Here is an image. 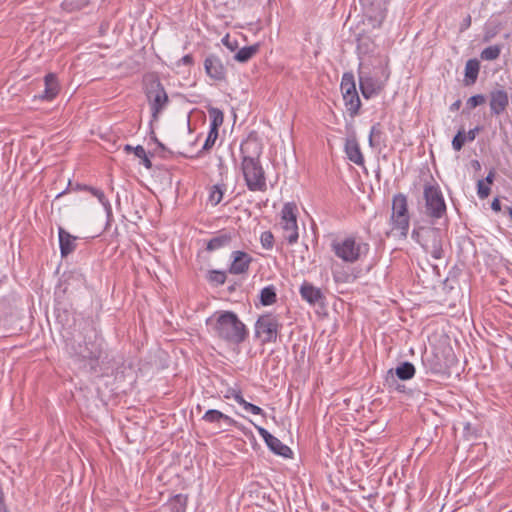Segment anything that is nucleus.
Returning a JSON list of instances; mask_svg holds the SVG:
<instances>
[{
	"label": "nucleus",
	"instance_id": "23",
	"mask_svg": "<svg viewBox=\"0 0 512 512\" xmlns=\"http://www.w3.org/2000/svg\"><path fill=\"white\" fill-rule=\"evenodd\" d=\"M343 100L346 110L348 111L350 116H356L359 113L361 107V100L359 98L357 90L343 95Z\"/></svg>",
	"mask_w": 512,
	"mask_h": 512
},
{
	"label": "nucleus",
	"instance_id": "31",
	"mask_svg": "<svg viewBox=\"0 0 512 512\" xmlns=\"http://www.w3.org/2000/svg\"><path fill=\"white\" fill-rule=\"evenodd\" d=\"M501 53V48L498 45L488 46L481 52V58L486 61L496 60Z\"/></svg>",
	"mask_w": 512,
	"mask_h": 512
},
{
	"label": "nucleus",
	"instance_id": "46",
	"mask_svg": "<svg viewBox=\"0 0 512 512\" xmlns=\"http://www.w3.org/2000/svg\"><path fill=\"white\" fill-rule=\"evenodd\" d=\"M461 104H462V102H461L460 99L456 100L454 103H452L450 105V110L451 111H458L460 109V107H461Z\"/></svg>",
	"mask_w": 512,
	"mask_h": 512
},
{
	"label": "nucleus",
	"instance_id": "8",
	"mask_svg": "<svg viewBox=\"0 0 512 512\" xmlns=\"http://www.w3.org/2000/svg\"><path fill=\"white\" fill-rule=\"evenodd\" d=\"M425 213L433 219H440L446 214V203L438 184L426 183L423 189Z\"/></svg>",
	"mask_w": 512,
	"mask_h": 512
},
{
	"label": "nucleus",
	"instance_id": "2",
	"mask_svg": "<svg viewBox=\"0 0 512 512\" xmlns=\"http://www.w3.org/2000/svg\"><path fill=\"white\" fill-rule=\"evenodd\" d=\"M212 333L228 343L240 344L248 336L245 324L232 311L216 312L206 320Z\"/></svg>",
	"mask_w": 512,
	"mask_h": 512
},
{
	"label": "nucleus",
	"instance_id": "30",
	"mask_svg": "<svg viewBox=\"0 0 512 512\" xmlns=\"http://www.w3.org/2000/svg\"><path fill=\"white\" fill-rule=\"evenodd\" d=\"M224 191H225L224 185L217 184V185L212 186V188L210 190V194H209V202L213 206L218 205L223 199Z\"/></svg>",
	"mask_w": 512,
	"mask_h": 512
},
{
	"label": "nucleus",
	"instance_id": "19",
	"mask_svg": "<svg viewBox=\"0 0 512 512\" xmlns=\"http://www.w3.org/2000/svg\"><path fill=\"white\" fill-rule=\"evenodd\" d=\"M45 89L38 96L41 100H52L59 92V84L55 74L49 73L44 77Z\"/></svg>",
	"mask_w": 512,
	"mask_h": 512
},
{
	"label": "nucleus",
	"instance_id": "5",
	"mask_svg": "<svg viewBox=\"0 0 512 512\" xmlns=\"http://www.w3.org/2000/svg\"><path fill=\"white\" fill-rule=\"evenodd\" d=\"M391 234L400 239H406L410 227V215L406 195L395 194L392 199V211L390 216Z\"/></svg>",
	"mask_w": 512,
	"mask_h": 512
},
{
	"label": "nucleus",
	"instance_id": "45",
	"mask_svg": "<svg viewBox=\"0 0 512 512\" xmlns=\"http://www.w3.org/2000/svg\"><path fill=\"white\" fill-rule=\"evenodd\" d=\"M491 208L492 210L498 212L501 210V203L499 201V199L495 198L492 203H491Z\"/></svg>",
	"mask_w": 512,
	"mask_h": 512
},
{
	"label": "nucleus",
	"instance_id": "10",
	"mask_svg": "<svg viewBox=\"0 0 512 512\" xmlns=\"http://www.w3.org/2000/svg\"><path fill=\"white\" fill-rule=\"evenodd\" d=\"M297 206L293 202L284 204L281 210L280 226L283 230V238L292 245L298 241Z\"/></svg>",
	"mask_w": 512,
	"mask_h": 512
},
{
	"label": "nucleus",
	"instance_id": "24",
	"mask_svg": "<svg viewBox=\"0 0 512 512\" xmlns=\"http://www.w3.org/2000/svg\"><path fill=\"white\" fill-rule=\"evenodd\" d=\"M260 45L254 44L251 46H245L241 48L235 55L234 59L237 62L245 63L249 61L258 51H259Z\"/></svg>",
	"mask_w": 512,
	"mask_h": 512
},
{
	"label": "nucleus",
	"instance_id": "38",
	"mask_svg": "<svg viewBox=\"0 0 512 512\" xmlns=\"http://www.w3.org/2000/svg\"><path fill=\"white\" fill-rule=\"evenodd\" d=\"M477 194L479 198L485 199L490 194V187L484 180H479L477 183Z\"/></svg>",
	"mask_w": 512,
	"mask_h": 512
},
{
	"label": "nucleus",
	"instance_id": "42",
	"mask_svg": "<svg viewBox=\"0 0 512 512\" xmlns=\"http://www.w3.org/2000/svg\"><path fill=\"white\" fill-rule=\"evenodd\" d=\"M180 63H182L183 65H187V66L192 65L193 64V57H192V55L187 54V55L183 56L179 60L178 64H180Z\"/></svg>",
	"mask_w": 512,
	"mask_h": 512
},
{
	"label": "nucleus",
	"instance_id": "25",
	"mask_svg": "<svg viewBox=\"0 0 512 512\" xmlns=\"http://www.w3.org/2000/svg\"><path fill=\"white\" fill-rule=\"evenodd\" d=\"M480 64L477 59H470L465 65V77L470 83H474L478 77Z\"/></svg>",
	"mask_w": 512,
	"mask_h": 512
},
{
	"label": "nucleus",
	"instance_id": "43",
	"mask_svg": "<svg viewBox=\"0 0 512 512\" xmlns=\"http://www.w3.org/2000/svg\"><path fill=\"white\" fill-rule=\"evenodd\" d=\"M133 152H134L135 156L140 158V159L145 157V154H146L145 149L141 145H138V146L134 147V151Z\"/></svg>",
	"mask_w": 512,
	"mask_h": 512
},
{
	"label": "nucleus",
	"instance_id": "52",
	"mask_svg": "<svg viewBox=\"0 0 512 512\" xmlns=\"http://www.w3.org/2000/svg\"><path fill=\"white\" fill-rule=\"evenodd\" d=\"M510 340L512 341V335L510 336Z\"/></svg>",
	"mask_w": 512,
	"mask_h": 512
},
{
	"label": "nucleus",
	"instance_id": "40",
	"mask_svg": "<svg viewBox=\"0 0 512 512\" xmlns=\"http://www.w3.org/2000/svg\"><path fill=\"white\" fill-rule=\"evenodd\" d=\"M222 42L231 51L235 50V48L237 47V42L236 41H231L229 35H226L222 39Z\"/></svg>",
	"mask_w": 512,
	"mask_h": 512
},
{
	"label": "nucleus",
	"instance_id": "13",
	"mask_svg": "<svg viewBox=\"0 0 512 512\" xmlns=\"http://www.w3.org/2000/svg\"><path fill=\"white\" fill-rule=\"evenodd\" d=\"M255 428L273 453L285 458L291 457L292 451L287 445L283 444L263 427L255 425Z\"/></svg>",
	"mask_w": 512,
	"mask_h": 512
},
{
	"label": "nucleus",
	"instance_id": "22",
	"mask_svg": "<svg viewBox=\"0 0 512 512\" xmlns=\"http://www.w3.org/2000/svg\"><path fill=\"white\" fill-rule=\"evenodd\" d=\"M232 238L233 237L230 232L222 231L208 241L206 249L208 251H215L220 248L226 247L230 244Z\"/></svg>",
	"mask_w": 512,
	"mask_h": 512
},
{
	"label": "nucleus",
	"instance_id": "37",
	"mask_svg": "<svg viewBox=\"0 0 512 512\" xmlns=\"http://www.w3.org/2000/svg\"><path fill=\"white\" fill-rule=\"evenodd\" d=\"M77 188L89 191L92 195L97 197L98 200L102 204H105L106 198H105V195H104L103 191H101L100 189H97V188H94V187H89V186H81V185H77Z\"/></svg>",
	"mask_w": 512,
	"mask_h": 512
},
{
	"label": "nucleus",
	"instance_id": "47",
	"mask_svg": "<svg viewBox=\"0 0 512 512\" xmlns=\"http://www.w3.org/2000/svg\"><path fill=\"white\" fill-rule=\"evenodd\" d=\"M235 394H241V392H240V391H237V390H235V389H229V390L227 391V393L225 394V398H227V399H229V398H233V399H234V395H235Z\"/></svg>",
	"mask_w": 512,
	"mask_h": 512
},
{
	"label": "nucleus",
	"instance_id": "21",
	"mask_svg": "<svg viewBox=\"0 0 512 512\" xmlns=\"http://www.w3.org/2000/svg\"><path fill=\"white\" fill-rule=\"evenodd\" d=\"M202 420H204L207 423L215 424H220L223 421L229 426L236 424V421L233 418L216 409H210L206 411V413L202 417Z\"/></svg>",
	"mask_w": 512,
	"mask_h": 512
},
{
	"label": "nucleus",
	"instance_id": "15",
	"mask_svg": "<svg viewBox=\"0 0 512 512\" xmlns=\"http://www.w3.org/2000/svg\"><path fill=\"white\" fill-rule=\"evenodd\" d=\"M204 68L207 75L216 80L222 81L226 76V69L222 61L215 55H209L204 61Z\"/></svg>",
	"mask_w": 512,
	"mask_h": 512
},
{
	"label": "nucleus",
	"instance_id": "12",
	"mask_svg": "<svg viewBox=\"0 0 512 512\" xmlns=\"http://www.w3.org/2000/svg\"><path fill=\"white\" fill-rule=\"evenodd\" d=\"M148 98L151 104L152 115L154 118L164 108L168 102V96L160 82H155L151 85L148 91Z\"/></svg>",
	"mask_w": 512,
	"mask_h": 512
},
{
	"label": "nucleus",
	"instance_id": "26",
	"mask_svg": "<svg viewBox=\"0 0 512 512\" xmlns=\"http://www.w3.org/2000/svg\"><path fill=\"white\" fill-rule=\"evenodd\" d=\"M276 291L274 286L264 287L260 292V302L264 306L271 305L276 302Z\"/></svg>",
	"mask_w": 512,
	"mask_h": 512
},
{
	"label": "nucleus",
	"instance_id": "36",
	"mask_svg": "<svg viewBox=\"0 0 512 512\" xmlns=\"http://www.w3.org/2000/svg\"><path fill=\"white\" fill-rule=\"evenodd\" d=\"M260 242L263 248L269 250L272 249L274 244V236L270 231H264L260 236Z\"/></svg>",
	"mask_w": 512,
	"mask_h": 512
},
{
	"label": "nucleus",
	"instance_id": "48",
	"mask_svg": "<svg viewBox=\"0 0 512 512\" xmlns=\"http://www.w3.org/2000/svg\"><path fill=\"white\" fill-rule=\"evenodd\" d=\"M141 160H142V164L147 169H150L152 167V163H151L150 159L147 157V154H145V157H143Z\"/></svg>",
	"mask_w": 512,
	"mask_h": 512
},
{
	"label": "nucleus",
	"instance_id": "7",
	"mask_svg": "<svg viewBox=\"0 0 512 512\" xmlns=\"http://www.w3.org/2000/svg\"><path fill=\"white\" fill-rule=\"evenodd\" d=\"M390 72L387 66L380 65L375 67L373 74L359 73V86L364 98L370 99L384 89Z\"/></svg>",
	"mask_w": 512,
	"mask_h": 512
},
{
	"label": "nucleus",
	"instance_id": "28",
	"mask_svg": "<svg viewBox=\"0 0 512 512\" xmlns=\"http://www.w3.org/2000/svg\"><path fill=\"white\" fill-rule=\"evenodd\" d=\"M209 117H210V128L218 130V128L223 124L224 115L223 112L215 107H211L208 109Z\"/></svg>",
	"mask_w": 512,
	"mask_h": 512
},
{
	"label": "nucleus",
	"instance_id": "16",
	"mask_svg": "<svg viewBox=\"0 0 512 512\" xmlns=\"http://www.w3.org/2000/svg\"><path fill=\"white\" fill-rule=\"evenodd\" d=\"M232 263L229 272L234 275L246 273L252 262V257L244 251L232 252Z\"/></svg>",
	"mask_w": 512,
	"mask_h": 512
},
{
	"label": "nucleus",
	"instance_id": "50",
	"mask_svg": "<svg viewBox=\"0 0 512 512\" xmlns=\"http://www.w3.org/2000/svg\"><path fill=\"white\" fill-rule=\"evenodd\" d=\"M124 150L127 151V152L134 151V147H132L131 145L127 144V145H125Z\"/></svg>",
	"mask_w": 512,
	"mask_h": 512
},
{
	"label": "nucleus",
	"instance_id": "6",
	"mask_svg": "<svg viewBox=\"0 0 512 512\" xmlns=\"http://www.w3.org/2000/svg\"><path fill=\"white\" fill-rule=\"evenodd\" d=\"M412 238L415 239L434 259L440 260L444 257L443 235L438 228H420L412 231Z\"/></svg>",
	"mask_w": 512,
	"mask_h": 512
},
{
	"label": "nucleus",
	"instance_id": "20",
	"mask_svg": "<svg viewBox=\"0 0 512 512\" xmlns=\"http://www.w3.org/2000/svg\"><path fill=\"white\" fill-rule=\"evenodd\" d=\"M345 152L350 161L356 165L364 164V157L360 150V146L355 138L347 139L345 143Z\"/></svg>",
	"mask_w": 512,
	"mask_h": 512
},
{
	"label": "nucleus",
	"instance_id": "49",
	"mask_svg": "<svg viewBox=\"0 0 512 512\" xmlns=\"http://www.w3.org/2000/svg\"><path fill=\"white\" fill-rule=\"evenodd\" d=\"M493 179H494V172L490 171L484 181H485V183H487L489 185L493 182Z\"/></svg>",
	"mask_w": 512,
	"mask_h": 512
},
{
	"label": "nucleus",
	"instance_id": "17",
	"mask_svg": "<svg viewBox=\"0 0 512 512\" xmlns=\"http://www.w3.org/2000/svg\"><path fill=\"white\" fill-rule=\"evenodd\" d=\"M58 237L61 257L65 258L75 251L77 246L76 241L78 238L67 232L62 227L58 228Z\"/></svg>",
	"mask_w": 512,
	"mask_h": 512
},
{
	"label": "nucleus",
	"instance_id": "44",
	"mask_svg": "<svg viewBox=\"0 0 512 512\" xmlns=\"http://www.w3.org/2000/svg\"><path fill=\"white\" fill-rule=\"evenodd\" d=\"M0 512H8L2 491H0Z\"/></svg>",
	"mask_w": 512,
	"mask_h": 512
},
{
	"label": "nucleus",
	"instance_id": "9",
	"mask_svg": "<svg viewBox=\"0 0 512 512\" xmlns=\"http://www.w3.org/2000/svg\"><path fill=\"white\" fill-rule=\"evenodd\" d=\"M281 327L278 315L263 314L255 323V337L260 339L262 344L275 343Z\"/></svg>",
	"mask_w": 512,
	"mask_h": 512
},
{
	"label": "nucleus",
	"instance_id": "27",
	"mask_svg": "<svg viewBox=\"0 0 512 512\" xmlns=\"http://www.w3.org/2000/svg\"><path fill=\"white\" fill-rule=\"evenodd\" d=\"M234 400L239 404L241 405L245 411L249 412V413H252L254 415H263L264 412L263 410L259 407V406H256L250 402H247L242 394H235L234 395Z\"/></svg>",
	"mask_w": 512,
	"mask_h": 512
},
{
	"label": "nucleus",
	"instance_id": "41",
	"mask_svg": "<svg viewBox=\"0 0 512 512\" xmlns=\"http://www.w3.org/2000/svg\"><path fill=\"white\" fill-rule=\"evenodd\" d=\"M480 127H475L471 130H469L467 133H465L466 140L468 141H474L476 138V135L479 133Z\"/></svg>",
	"mask_w": 512,
	"mask_h": 512
},
{
	"label": "nucleus",
	"instance_id": "1",
	"mask_svg": "<svg viewBox=\"0 0 512 512\" xmlns=\"http://www.w3.org/2000/svg\"><path fill=\"white\" fill-rule=\"evenodd\" d=\"M241 171L249 191L267 190L265 171L260 162L262 145L256 137H248L240 146Z\"/></svg>",
	"mask_w": 512,
	"mask_h": 512
},
{
	"label": "nucleus",
	"instance_id": "18",
	"mask_svg": "<svg viewBox=\"0 0 512 512\" xmlns=\"http://www.w3.org/2000/svg\"><path fill=\"white\" fill-rule=\"evenodd\" d=\"M299 293L302 299L308 302L310 305L318 304L324 299L322 291L307 281L302 283L299 289Z\"/></svg>",
	"mask_w": 512,
	"mask_h": 512
},
{
	"label": "nucleus",
	"instance_id": "14",
	"mask_svg": "<svg viewBox=\"0 0 512 512\" xmlns=\"http://www.w3.org/2000/svg\"><path fill=\"white\" fill-rule=\"evenodd\" d=\"M489 100L491 113L496 116L502 114L509 104L508 94L502 88L492 90L489 94Z\"/></svg>",
	"mask_w": 512,
	"mask_h": 512
},
{
	"label": "nucleus",
	"instance_id": "32",
	"mask_svg": "<svg viewBox=\"0 0 512 512\" xmlns=\"http://www.w3.org/2000/svg\"><path fill=\"white\" fill-rule=\"evenodd\" d=\"M208 280L215 285H222L226 281V273L223 271L212 270L209 272Z\"/></svg>",
	"mask_w": 512,
	"mask_h": 512
},
{
	"label": "nucleus",
	"instance_id": "4",
	"mask_svg": "<svg viewBox=\"0 0 512 512\" xmlns=\"http://www.w3.org/2000/svg\"><path fill=\"white\" fill-rule=\"evenodd\" d=\"M334 254L346 263H355L369 252V244L355 236L336 239L331 243Z\"/></svg>",
	"mask_w": 512,
	"mask_h": 512
},
{
	"label": "nucleus",
	"instance_id": "33",
	"mask_svg": "<svg viewBox=\"0 0 512 512\" xmlns=\"http://www.w3.org/2000/svg\"><path fill=\"white\" fill-rule=\"evenodd\" d=\"M466 141L465 131L459 130L452 140V147L455 151H460Z\"/></svg>",
	"mask_w": 512,
	"mask_h": 512
},
{
	"label": "nucleus",
	"instance_id": "3",
	"mask_svg": "<svg viewBox=\"0 0 512 512\" xmlns=\"http://www.w3.org/2000/svg\"><path fill=\"white\" fill-rule=\"evenodd\" d=\"M103 339L96 330L89 328L71 346V356L83 366L95 370L102 354Z\"/></svg>",
	"mask_w": 512,
	"mask_h": 512
},
{
	"label": "nucleus",
	"instance_id": "39",
	"mask_svg": "<svg viewBox=\"0 0 512 512\" xmlns=\"http://www.w3.org/2000/svg\"><path fill=\"white\" fill-rule=\"evenodd\" d=\"M381 135V127H380V124L377 123L375 125L372 126L371 128V131H370V134H369V144L370 146H374V139L375 138H379Z\"/></svg>",
	"mask_w": 512,
	"mask_h": 512
},
{
	"label": "nucleus",
	"instance_id": "34",
	"mask_svg": "<svg viewBox=\"0 0 512 512\" xmlns=\"http://www.w3.org/2000/svg\"><path fill=\"white\" fill-rule=\"evenodd\" d=\"M217 138H218V130L210 128L207 138L202 147V150H205V151L210 150L214 146Z\"/></svg>",
	"mask_w": 512,
	"mask_h": 512
},
{
	"label": "nucleus",
	"instance_id": "11",
	"mask_svg": "<svg viewBox=\"0 0 512 512\" xmlns=\"http://www.w3.org/2000/svg\"><path fill=\"white\" fill-rule=\"evenodd\" d=\"M415 372H416V369L412 363L407 362V361L403 362L399 366H397L395 368V370L390 369L388 371V373L385 377V384L389 388H393L397 391H401L402 390L401 388L403 386L397 382L396 377L400 380H409L414 377Z\"/></svg>",
	"mask_w": 512,
	"mask_h": 512
},
{
	"label": "nucleus",
	"instance_id": "35",
	"mask_svg": "<svg viewBox=\"0 0 512 512\" xmlns=\"http://www.w3.org/2000/svg\"><path fill=\"white\" fill-rule=\"evenodd\" d=\"M486 102V97L482 94H477L472 97H470L466 102V107L468 109H474L479 105H482Z\"/></svg>",
	"mask_w": 512,
	"mask_h": 512
},
{
	"label": "nucleus",
	"instance_id": "29",
	"mask_svg": "<svg viewBox=\"0 0 512 512\" xmlns=\"http://www.w3.org/2000/svg\"><path fill=\"white\" fill-rule=\"evenodd\" d=\"M340 87L342 95L356 91L354 76L351 73H345L342 77Z\"/></svg>",
	"mask_w": 512,
	"mask_h": 512
},
{
	"label": "nucleus",
	"instance_id": "51",
	"mask_svg": "<svg viewBox=\"0 0 512 512\" xmlns=\"http://www.w3.org/2000/svg\"><path fill=\"white\" fill-rule=\"evenodd\" d=\"M473 166L476 167V168H480V163L477 161V160H474L472 162Z\"/></svg>",
	"mask_w": 512,
	"mask_h": 512
}]
</instances>
